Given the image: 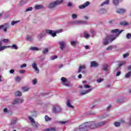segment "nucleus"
I'll return each mask as SVG.
<instances>
[{"instance_id":"f257e3e1","label":"nucleus","mask_w":131,"mask_h":131,"mask_svg":"<svg viewBox=\"0 0 131 131\" xmlns=\"http://www.w3.org/2000/svg\"><path fill=\"white\" fill-rule=\"evenodd\" d=\"M122 30L119 31V30L118 29L112 30L111 32H112V33H113V34L105 37L102 39L103 45L104 46H107V45L109 43V41L112 42L113 40H115L116 39V38L117 37V35H119V34H120L122 32Z\"/></svg>"},{"instance_id":"f03ea898","label":"nucleus","mask_w":131,"mask_h":131,"mask_svg":"<svg viewBox=\"0 0 131 131\" xmlns=\"http://www.w3.org/2000/svg\"><path fill=\"white\" fill-rule=\"evenodd\" d=\"M86 131L89 130V129H94L95 128H98V126L96 122L91 121L83 123Z\"/></svg>"},{"instance_id":"7ed1b4c3","label":"nucleus","mask_w":131,"mask_h":131,"mask_svg":"<svg viewBox=\"0 0 131 131\" xmlns=\"http://www.w3.org/2000/svg\"><path fill=\"white\" fill-rule=\"evenodd\" d=\"M62 2H63V0H56L50 3L48 7L50 9H54V8H56V7H57V6H58V5L62 4Z\"/></svg>"},{"instance_id":"20e7f679","label":"nucleus","mask_w":131,"mask_h":131,"mask_svg":"<svg viewBox=\"0 0 131 131\" xmlns=\"http://www.w3.org/2000/svg\"><path fill=\"white\" fill-rule=\"evenodd\" d=\"M8 48H11V49H13L14 50H17L18 49L17 45L15 44L12 45V46H2V41H0V52L6 50V49H8Z\"/></svg>"},{"instance_id":"39448f33","label":"nucleus","mask_w":131,"mask_h":131,"mask_svg":"<svg viewBox=\"0 0 131 131\" xmlns=\"http://www.w3.org/2000/svg\"><path fill=\"white\" fill-rule=\"evenodd\" d=\"M52 111L53 113H60V112L61 111V109L59 105H54L53 106Z\"/></svg>"},{"instance_id":"423d86ee","label":"nucleus","mask_w":131,"mask_h":131,"mask_svg":"<svg viewBox=\"0 0 131 131\" xmlns=\"http://www.w3.org/2000/svg\"><path fill=\"white\" fill-rule=\"evenodd\" d=\"M74 131H86V130L85 129V127H84V124H82L79 126V128H75Z\"/></svg>"},{"instance_id":"0eeeda50","label":"nucleus","mask_w":131,"mask_h":131,"mask_svg":"<svg viewBox=\"0 0 131 131\" xmlns=\"http://www.w3.org/2000/svg\"><path fill=\"white\" fill-rule=\"evenodd\" d=\"M62 84L63 85H66V86H68L69 85V84L68 83V81L67 80V79L64 77H62L61 78Z\"/></svg>"},{"instance_id":"6e6552de","label":"nucleus","mask_w":131,"mask_h":131,"mask_svg":"<svg viewBox=\"0 0 131 131\" xmlns=\"http://www.w3.org/2000/svg\"><path fill=\"white\" fill-rule=\"evenodd\" d=\"M8 26L9 25L8 24H5L4 25H2L0 26V30L3 29L4 32L6 33L7 31Z\"/></svg>"},{"instance_id":"1a4fd4ad","label":"nucleus","mask_w":131,"mask_h":131,"mask_svg":"<svg viewBox=\"0 0 131 131\" xmlns=\"http://www.w3.org/2000/svg\"><path fill=\"white\" fill-rule=\"evenodd\" d=\"M24 102V100L23 99H16L12 101V104L15 105V104H20L21 103H23Z\"/></svg>"},{"instance_id":"9d476101","label":"nucleus","mask_w":131,"mask_h":131,"mask_svg":"<svg viewBox=\"0 0 131 131\" xmlns=\"http://www.w3.org/2000/svg\"><path fill=\"white\" fill-rule=\"evenodd\" d=\"M29 119L30 120L31 123L32 125H33V126H35V127H36V128H37V127H38V124H36V123H35V121H34L33 118H32L31 117H29Z\"/></svg>"},{"instance_id":"9b49d317","label":"nucleus","mask_w":131,"mask_h":131,"mask_svg":"<svg viewBox=\"0 0 131 131\" xmlns=\"http://www.w3.org/2000/svg\"><path fill=\"white\" fill-rule=\"evenodd\" d=\"M32 67L33 68L36 73H39V70L37 68V65L35 62H33V63L32 64Z\"/></svg>"},{"instance_id":"f8f14e48","label":"nucleus","mask_w":131,"mask_h":131,"mask_svg":"<svg viewBox=\"0 0 131 131\" xmlns=\"http://www.w3.org/2000/svg\"><path fill=\"white\" fill-rule=\"evenodd\" d=\"M74 24H88V21L85 20H76L73 22Z\"/></svg>"},{"instance_id":"ddd939ff","label":"nucleus","mask_w":131,"mask_h":131,"mask_svg":"<svg viewBox=\"0 0 131 131\" xmlns=\"http://www.w3.org/2000/svg\"><path fill=\"white\" fill-rule=\"evenodd\" d=\"M60 48L61 50H63L64 48H65V45H66V42L64 41H61L58 42Z\"/></svg>"},{"instance_id":"4468645a","label":"nucleus","mask_w":131,"mask_h":131,"mask_svg":"<svg viewBox=\"0 0 131 131\" xmlns=\"http://www.w3.org/2000/svg\"><path fill=\"white\" fill-rule=\"evenodd\" d=\"M98 12L100 15H103V14L107 13V10L105 8H101Z\"/></svg>"},{"instance_id":"2eb2a0df","label":"nucleus","mask_w":131,"mask_h":131,"mask_svg":"<svg viewBox=\"0 0 131 131\" xmlns=\"http://www.w3.org/2000/svg\"><path fill=\"white\" fill-rule=\"evenodd\" d=\"M92 91H93V89H90L88 90H86V91H82V92H81V93H80V95L81 96H83V95H86V94H89V93H91V92Z\"/></svg>"},{"instance_id":"dca6fc26","label":"nucleus","mask_w":131,"mask_h":131,"mask_svg":"<svg viewBox=\"0 0 131 131\" xmlns=\"http://www.w3.org/2000/svg\"><path fill=\"white\" fill-rule=\"evenodd\" d=\"M46 32L48 34H51V35H52L53 37H55V36H57V34H56V33H53V31L51 30H46Z\"/></svg>"},{"instance_id":"f3484780","label":"nucleus","mask_w":131,"mask_h":131,"mask_svg":"<svg viewBox=\"0 0 131 131\" xmlns=\"http://www.w3.org/2000/svg\"><path fill=\"white\" fill-rule=\"evenodd\" d=\"M90 2H86L85 3H84L83 5L79 6V9H84V8H86L88 6L90 5Z\"/></svg>"},{"instance_id":"a211bd4d","label":"nucleus","mask_w":131,"mask_h":131,"mask_svg":"<svg viewBox=\"0 0 131 131\" xmlns=\"http://www.w3.org/2000/svg\"><path fill=\"white\" fill-rule=\"evenodd\" d=\"M72 102V100H71V99H68L66 103L67 107H69V108H73V105H71Z\"/></svg>"},{"instance_id":"6ab92c4d","label":"nucleus","mask_w":131,"mask_h":131,"mask_svg":"<svg viewBox=\"0 0 131 131\" xmlns=\"http://www.w3.org/2000/svg\"><path fill=\"white\" fill-rule=\"evenodd\" d=\"M106 123H107V121H106L97 123V127H100V126H103V125H105Z\"/></svg>"},{"instance_id":"aec40b11","label":"nucleus","mask_w":131,"mask_h":131,"mask_svg":"<svg viewBox=\"0 0 131 131\" xmlns=\"http://www.w3.org/2000/svg\"><path fill=\"white\" fill-rule=\"evenodd\" d=\"M98 65L99 64L96 61L91 62V67H98Z\"/></svg>"},{"instance_id":"412c9836","label":"nucleus","mask_w":131,"mask_h":131,"mask_svg":"<svg viewBox=\"0 0 131 131\" xmlns=\"http://www.w3.org/2000/svg\"><path fill=\"white\" fill-rule=\"evenodd\" d=\"M126 10L124 9H118L117 10L116 12L118 14H124V13H125Z\"/></svg>"},{"instance_id":"4be33fe9","label":"nucleus","mask_w":131,"mask_h":131,"mask_svg":"<svg viewBox=\"0 0 131 131\" xmlns=\"http://www.w3.org/2000/svg\"><path fill=\"white\" fill-rule=\"evenodd\" d=\"M86 67L85 66L83 65V66H80L79 67V70L78 71V73H80V72H81L82 70H84V69H85Z\"/></svg>"},{"instance_id":"5701e85b","label":"nucleus","mask_w":131,"mask_h":131,"mask_svg":"<svg viewBox=\"0 0 131 131\" xmlns=\"http://www.w3.org/2000/svg\"><path fill=\"white\" fill-rule=\"evenodd\" d=\"M110 3V0H106L105 1L103 2L100 5L101 7H103V6H106V5H108Z\"/></svg>"},{"instance_id":"b1692460","label":"nucleus","mask_w":131,"mask_h":131,"mask_svg":"<svg viewBox=\"0 0 131 131\" xmlns=\"http://www.w3.org/2000/svg\"><path fill=\"white\" fill-rule=\"evenodd\" d=\"M122 0H113V4L115 6H118L119 5L120 2H121Z\"/></svg>"},{"instance_id":"393cba45","label":"nucleus","mask_w":131,"mask_h":131,"mask_svg":"<svg viewBox=\"0 0 131 131\" xmlns=\"http://www.w3.org/2000/svg\"><path fill=\"white\" fill-rule=\"evenodd\" d=\"M120 24L122 26H128L129 25V24L126 21H121L120 23Z\"/></svg>"},{"instance_id":"a878e982","label":"nucleus","mask_w":131,"mask_h":131,"mask_svg":"<svg viewBox=\"0 0 131 131\" xmlns=\"http://www.w3.org/2000/svg\"><path fill=\"white\" fill-rule=\"evenodd\" d=\"M35 10H40V9H43V5H36L35 7Z\"/></svg>"},{"instance_id":"bb28decb","label":"nucleus","mask_w":131,"mask_h":131,"mask_svg":"<svg viewBox=\"0 0 131 131\" xmlns=\"http://www.w3.org/2000/svg\"><path fill=\"white\" fill-rule=\"evenodd\" d=\"M0 41H2V46H3V42L4 43H7V42L10 41V40H9V39H4L2 40H0Z\"/></svg>"},{"instance_id":"cd10ccee","label":"nucleus","mask_w":131,"mask_h":131,"mask_svg":"<svg viewBox=\"0 0 131 131\" xmlns=\"http://www.w3.org/2000/svg\"><path fill=\"white\" fill-rule=\"evenodd\" d=\"M131 77V72L127 73L125 75V78H129Z\"/></svg>"},{"instance_id":"c85d7f7f","label":"nucleus","mask_w":131,"mask_h":131,"mask_svg":"<svg viewBox=\"0 0 131 131\" xmlns=\"http://www.w3.org/2000/svg\"><path fill=\"white\" fill-rule=\"evenodd\" d=\"M30 50H31V51H39V49H38V48L34 47H31L30 48Z\"/></svg>"},{"instance_id":"c756f323","label":"nucleus","mask_w":131,"mask_h":131,"mask_svg":"<svg viewBox=\"0 0 131 131\" xmlns=\"http://www.w3.org/2000/svg\"><path fill=\"white\" fill-rule=\"evenodd\" d=\"M44 131H56V128L50 127L45 129Z\"/></svg>"},{"instance_id":"7c9ffc66","label":"nucleus","mask_w":131,"mask_h":131,"mask_svg":"<svg viewBox=\"0 0 131 131\" xmlns=\"http://www.w3.org/2000/svg\"><path fill=\"white\" fill-rule=\"evenodd\" d=\"M45 119L46 121H51V120H52V118H50L48 115L45 116Z\"/></svg>"},{"instance_id":"2f4dec72","label":"nucleus","mask_w":131,"mask_h":131,"mask_svg":"<svg viewBox=\"0 0 131 131\" xmlns=\"http://www.w3.org/2000/svg\"><path fill=\"white\" fill-rule=\"evenodd\" d=\"M43 36H45V34L43 33H40L38 35L37 37H38V39H41V38H42L43 37Z\"/></svg>"},{"instance_id":"473e14b6","label":"nucleus","mask_w":131,"mask_h":131,"mask_svg":"<svg viewBox=\"0 0 131 131\" xmlns=\"http://www.w3.org/2000/svg\"><path fill=\"white\" fill-rule=\"evenodd\" d=\"M23 92H28L29 91V88L28 87H23L22 88Z\"/></svg>"},{"instance_id":"72a5a7b5","label":"nucleus","mask_w":131,"mask_h":131,"mask_svg":"<svg viewBox=\"0 0 131 131\" xmlns=\"http://www.w3.org/2000/svg\"><path fill=\"white\" fill-rule=\"evenodd\" d=\"M20 22V20H16V21H12L11 22V25L12 26H14L15 24H17V23H19Z\"/></svg>"},{"instance_id":"f704fd0d","label":"nucleus","mask_w":131,"mask_h":131,"mask_svg":"<svg viewBox=\"0 0 131 131\" xmlns=\"http://www.w3.org/2000/svg\"><path fill=\"white\" fill-rule=\"evenodd\" d=\"M114 48H116V46H110L106 48V50L107 51H110V50H112V49H113Z\"/></svg>"},{"instance_id":"c9c22d12","label":"nucleus","mask_w":131,"mask_h":131,"mask_svg":"<svg viewBox=\"0 0 131 131\" xmlns=\"http://www.w3.org/2000/svg\"><path fill=\"white\" fill-rule=\"evenodd\" d=\"M27 39L29 41H32V40H33V38H32V37L28 36L27 37Z\"/></svg>"},{"instance_id":"e433bc0d","label":"nucleus","mask_w":131,"mask_h":131,"mask_svg":"<svg viewBox=\"0 0 131 131\" xmlns=\"http://www.w3.org/2000/svg\"><path fill=\"white\" fill-rule=\"evenodd\" d=\"M49 52V49L48 48H45L42 51V54H45Z\"/></svg>"},{"instance_id":"4c0bfd02","label":"nucleus","mask_w":131,"mask_h":131,"mask_svg":"<svg viewBox=\"0 0 131 131\" xmlns=\"http://www.w3.org/2000/svg\"><path fill=\"white\" fill-rule=\"evenodd\" d=\"M33 10L32 7H29L25 11V12L26 13L27 12H30Z\"/></svg>"},{"instance_id":"58836bf2","label":"nucleus","mask_w":131,"mask_h":131,"mask_svg":"<svg viewBox=\"0 0 131 131\" xmlns=\"http://www.w3.org/2000/svg\"><path fill=\"white\" fill-rule=\"evenodd\" d=\"M15 95L17 96H22V93L20 92H19V91H17V92H15Z\"/></svg>"},{"instance_id":"ea45409f","label":"nucleus","mask_w":131,"mask_h":131,"mask_svg":"<svg viewBox=\"0 0 131 131\" xmlns=\"http://www.w3.org/2000/svg\"><path fill=\"white\" fill-rule=\"evenodd\" d=\"M103 69L104 71H107L108 70V66L107 65H103Z\"/></svg>"},{"instance_id":"a19ab883","label":"nucleus","mask_w":131,"mask_h":131,"mask_svg":"<svg viewBox=\"0 0 131 131\" xmlns=\"http://www.w3.org/2000/svg\"><path fill=\"white\" fill-rule=\"evenodd\" d=\"M61 32H63V29L57 30L55 31V32H54V33L56 34V33H61Z\"/></svg>"},{"instance_id":"79ce46f5","label":"nucleus","mask_w":131,"mask_h":131,"mask_svg":"<svg viewBox=\"0 0 131 131\" xmlns=\"http://www.w3.org/2000/svg\"><path fill=\"white\" fill-rule=\"evenodd\" d=\"M17 123V120L16 119H13L11 120V124H16Z\"/></svg>"},{"instance_id":"37998d69","label":"nucleus","mask_w":131,"mask_h":131,"mask_svg":"<svg viewBox=\"0 0 131 131\" xmlns=\"http://www.w3.org/2000/svg\"><path fill=\"white\" fill-rule=\"evenodd\" d=\"M71 45L73 47H75V45H76V41H71Z\"/></svg>"},{"instance_id":"c03bdc74","label":"nucleus","mask_w":131,"mask_h":131,"mask_svg":"<svg viewBox=\"0 0 131 131\" xmlns=\"http://www.w3.org/2000/svg\"><path fill=\"white\" fill-rule=\"evenodd\" d=\"M84 37H85V38H89L90 37V35L87 33H84Z\"/></svg>"},{"instance_id":"a18cd8bd","label":"nucleus","mask_w":131,"mask_h":131,"mask_svg":"<svg viewBox=\"0 0 131 131\" xmlns=\"http://www.w3.org/2000/svg\"><path fill=\"white\" fill-rule=\"evenodd\" d=\"M72 19H76L77 18V15L76 14H73L72 15Z\"/></svg>"},{"instance_id":"49530a36","label":"nucleus","mask_w":131,"mask_h":131,"mask_svg":"<svg viewBox=\"0 0 131 131\" xmlns=\"http://www.w3.org/2000/svg\"><path fill=\"white\" fill-rule=\"evenodd\" d=\"M58 57L57 56H52L50 57V60H55V59H57Z\"/></svg>"},{"instance_id":"de8ad7c7","label":"nucleus","mask_w":131,"mask_h":131,"mask_svg":"<svg viewBox=\"0 0 131 131\" xmlns=\"http://www.w3.org/2000/svg\"><path fill=\"white\" fill-rule=\"evenodd\" d=\"M125 64V62L123 61L119 64V67H121V66H123Z\"/></svg>"},{"instance_id":"09e8293b","label":"nucleus","mask_w":131,"mask_h":131,"mask_svg":"<svg viewBox=\"0 0 131 131\" xmlns=\"http://www.w3.org/2000/svg\"><path fill=\"white\" fill-rule=\"evenodd\" d=\"M126 38H127L128 39H129V38H130V37H131V34H130V33H128V34L126 35Z\"/></svg>"},{"instance_id":"8fccbe9b","label":"nucleus","mask_w":131,"mask_h":131,"mask_svg":"<svg viewBox=\"0 0 131 131\" xmlns=\"http://www.w3.org/2000/svg\"><path fill=\"white\" fill-rule=\"evenodd\" d=\"M27 66V64L26 63H24L20 66V68H25V67H26Z\"/></svg>"},{"instance_id":"3c124183","label":"nucleus","mask_w":131,"mask_h":131,"mask_svg":"<svg viewBox=\"0 0 131 131\" xmlns=\"http://www.w3.org/2000/svg\"><path fill=\"white\" fill-rule=\"evenodd\" d=\"M115 126H120V123L118 122H116L115 123Z\"/></svg>"},{"instance_id":"603ef678","label":"nucleus","mask_w":131,"mask_h":131,"mask_svg":"<svg viewBox=\"0 0 131 131\" xmlns=\"http://www.w3.org/2000/svg\"><path fill=\"white\" fill-rule=\"evenodd\" d=\"M128 56H129V54L128 53H126L123 55V58H127V57H128Z\"/></svg>"},{"instance_id":"864d4df0","label":"nucleus","mask_w":131,"mask_h":131,"mask_svg":"<svg viewBox=\"0 0 131 131\" xmlns=\"http://www.w3.org/2000/svg\"><path fill=\"white\" fill-rule=\"evenodd\" d=\"M103 80H104V79L103 78H100V79H97V82H102V81H103Z\"/></svg>"},{"instance_id":"5fc2aeb1","label":"nucleus","mask_w":131,"mask_h":131,"mask_svg":"<svg viewBox=\"0 0 131 131\" xmlns=\"http://www.w3.org/2000/svg\"><path fill=\"white\" fill-rule=\"evenodd\" d=\"M33 84H36L37 81L36 80V79H35L32 81Z\"/></svg>"},{"instance_id":"6e6d98bb","label":"nucleus","mask_w":131,"mask_h":131,"mask_svg":"<svg viewBox=\"0 0 131 131\" xmlns=\"http://www.w3.org/2000/svg\"><path fill=\"white\" fill-rule=\"evenodd\" d=\"M20 78H19V77H17L16 78H15V80L16 81L19 82L20 80Z\"/></svg>"},{"instance_id":"4d7b16f0","label":"nucleus","mask_w":131,"mask_h":131,"mask_svg":"<svg viewBox=\"0 0 131 131\" xmlns=\"http://www.w3.org/2000/svg\"><path fill=\"white\" fill-rule=\"evenodd\" d=\"M120 74H121V72L119 71L116 73V76H119V75H120Z\"/></svg>"},{"instance_id":"13d9d810","label":"nucleus","mask_w":131,"mask_h":131,"mask_svg":"<svg viewBox=\"0 0 131 131\" xmlns=\"http://www.w3.org/2000/svg\"><path fill=\"white\" fill-rule=\"evenodd\" d=\"M25 72H26V71L25 70H21L19 71V73H20L21 74H23V73H25Z\"/></svg>"},{"instance_id":"bf43d9fd","label":"nucleus","mask_w":131,"mask_h":131,"mask_svg":"<svg viewBox=\"0 0 131 131\" xmlns=\"http://www.w3.org/2000/svg\"><path fill=\"white\" fill-rule=\"evenodd\" d=\"M117 103H122V99H118L117 100Z\"/></svg>"},{"instance_id":"052dcab7","label":"nucleus","mask_w":131,"mask_h":131,"mask_svg":"<svg viewBox=\"0 0 131 131\" xmlns=\"http://www.w3.org/2000/svg\"><path fill=\"white\" fill-rule=\"evenodd\" d=\"M84 88H85V89H89L90 88V86L89 85H84Z\"/></svg>"},{"instance_id":"680f3d73","label":"nucleus","mask_w":131,"mask_h":131,"mask_svg":"<svg viewBox=\"0 0 131 131\" xmlns=\"http://www.w3.org/2000/svg\"><path fill=\"white\" fill-rule=\"evenodd\" d=\"M83 18L85 20H89V16H83Z\"/></svg>"},{"instance_id":"e2e57ef3","label":"nucleus","mask_w":131,"mask_h":131,"mask_svg":"<svg viewBox=\"0 0 131 131\" xmlns=\"http://www.w3.org/2000/svg\"><path fill=\"white\" fill-rule=\"evenodd\" d=\"M4 112H5V113H7V112H8V108H4Z\"/></svg>"},{"instance_id":"0e129e2a","label":"nucleus","mask_w":131,"mask_h":131,"mask_svg":"<svg viewBox=\"0 0 131 131\" xmlns=\"http://www.w3.org/2000/svg\"><path fill=\"white\" fill-rule=\"evenodd\" d=\"M84 48L86 50H89L90 49V47L89 46H84Z\"/></svg>"},{"instance_id":"69168bd1","label":"nucleus","mask_w":131,"mask_h":131,"mask_svg":"<svg viewBox=\"0 0 131 131\" xmlns=\"http://www.w3.org/2000/svg\"><path fill=\"white\" fill-rule=\"evenodd\" d=\"M129 125H131V116L129 119Z\"/></svg>"},{"instance_id":"338daca9","label":"nucleus","mask_w":131,"mask_h":131,"mask_svg":"<svg viewBox=\"0 0 131 131\" xmlns=\"http://www.w3.org/2000/svg\"><path fill=\"white\" fill-rule=\"evenodd\" d=\"M14 70H11L10 71V73L13 74L14 73Z\"/></svg>"},{"instance_id":"774afa93","label":"nucleus","mask_w":131,"mask_h":131,"mask_svg":"<svg viewBox=\"0 0 131 131\" xmlns=\"http://www.w3.org/2000/svg\"><path fill=\"white\" fill-rule=\"evenodd\" d=\"M127 69H128V70H131V65L127 67Z\"/></svg>"}]
</instances>
